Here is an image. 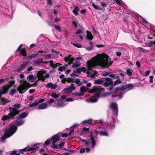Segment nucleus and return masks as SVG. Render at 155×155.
<instances>
[{
    "label": "nucleus",
    "instance_id": "nucleus-11",
    "mask_svg": "<svg viewBox=\"0 0 155 155\" xmlns=\"http://www.w3.org/2000/svg\"><path fill=\"white\" fill-rule=\"evenodd\" d=\"M105 82L104 84V85L105 87H107L110 85H111L113 84L111 79L109 78H106L105 79Z\"/></svg>",
    "mask_w": 155,
    "mask_h": 155
},
{
    "label": "nucleus",
    "instance_id": "nucleus-19",
    "mask_svg": "<svg viewBox=\"0 0 155 155\" xmlns=\"http://www.w3.org/2000/svg\"><path fill=\"white\" fill-rule=\"evenodd\" d=\"M48 107V104L46 103H43L40 105L38 107V109H44L47 108Z\"/></svg>",
    "mask_w": 155,
    "mask_h": 155
},
{
    "label": "nucleus",
    "instance_id": "nucleus-27",
    "mask_svg": "<svg viewBox=\"0 0 155 155\" xmlns=\"http://www.w3.org/2000/svg\"><path fill=\"white\" fill-rule=\"evenodd\" d=\"M59 94H56L55 93H51V96L55 99H57L59 97Z\"/></svg>",
    "mask_w": 155,
    "mask_h": 155
},
{
    "label": "nucleus",
    "instance_id": "nucleus-28",
    "mask_svg": "<svg viewBox=\"0 0 155 155\" xmlns=\"http://www.w3.org/2000/svg\"><path fill=\"white\" fill-rule=\"evenodd\" d=\"M65 80L66 82L68 83L74 82V79L73 78H65Z\"/></svg>",
    "mask_w": 155,
    "mask_h": 155
},
{
    "label": "nucleus",
    "instance_id": "nucleus-41",
    "mask_svg": "<svg viewBox=\"0 0 155 155\" xmlns=\"http://www.w3.org/2000/svg\"><path fill=\"white\" fill-rule=\"evenodd\" d=\"M92 121L93 120L92 119H90L88 120H84L82 122V123L83 124H84L85 123L91 124L92 122Z\"/></svg>",
    "mask_w": 155,
    "mask_h": 155
},
{
    "label": "nucleus",
    "instance_id": "nucleus-12",
    "mask_svg": "<svg viewBox=\"0 0 155 155\" xmlns=\"http://www.w3.org/2000/svg\"><path fill=\"white\" fill-rule=\"evenodd\" d=\"M66 104L65 103V101H58L57 103H56L54 105H53V106L55 107H64Z\"/></svg>",
    "mask_w": 155,
    "mask_h": 155
},
{
    "label": "nucleus",
    "instance_id": "nucleus-55",
    "mask_svg": "<svg viewBox=\"0 0 155 155\" xmlns=\"http://www.w3.org/2000/svg\"><path fill=\"white\" fill-rule=\"evenodd\" d=\"M45 58H50L51 57V54H48L44 55Z\"/></svg>",
    "mask_w": 155,
    "mask_h": 155
},
{
    "label": "nucleus",
    "instance_id": "nucleus-9",
    "mask_svg": "<svg viewBox=\"0 0 155 155\" xmlns=\"http://www.w3.org/2000/svg\"><path fill=\"white\" fill-rule=\"evenodd\" d=\"M110 108L114 110L115 114L117 116L118 115V109L117 105L116 103L112 102L110 103Z\"/></svg>",
    "mask_w": 155,
    "mask_h": 155
},
{
    "label": "nucleus",
    "instance_id": "nucleus-35",
    "mask_svg": "<svg viewBox=\"0 0 155 155\" xmlns=\"http://www.w3.org/2000/svg\"><path fill=\"white\" fill-rule=\"evenodd\" d=\"M108 131H101V135H102L103 136H108Z\"/></svg>",
    "mask_w": 155,
    "mask_h": 155
},
{
    "label": "nucleus",
    "instance_id": "nucleus-51",
    "mask_svg": "<svg viewBox=\"0 0 155 155\" xmlns=\"http://www.w3.org/2000/svg\"><path fill=\"white\" fill-rule=\"evenodd\" d=\"M150 81L149 82L150 83H152L153 82V76L151 75L149 76Z\"/></svg>",
    "mask_w": 155,
    "mask_h": 155
},
{
    "label": "nucleus",
    "instance_id": "nucleus-30",
    "mask_svg": "<svg viewBox=\"0 0 155 155\" xmlns=\"http://www.w3.org/2000/svg\"><path fill=\"white\" fill-rule=\"evenodd\" d=\"M74 95L76 96H81L84 95V93L83 92H75Z\"/></svg>",
    "mask_w": 155,
    "mask_h": 155
},
{
    "label": "nucleus",
    "instance_id": "nucleus-32",
    "mask_svg": "<svg viewBox=\"0 0 155 155\" xmlns=\"http://www.w3.org/2000/svg\"><path fill=\"white\" fill-rule=\"evenodd\" d=\"M81 141L82 142H84L85 143V144L86 146L89 147L90 146V142L88 141H87L85 140H81Z\"/></svg>",
    "mask_w": 155,
    "mask_h": 155
},
{
    "label": "nucleus",
    "instance_id": "nucleus-36",
    "mask_svg": "<svg viewBox=\"0 0 155 155\" xmlns=\"http://www.w3.org/2000/svg\"><path fill=\"white\" fill-rule=\"evenodd\" d=\"M75 82L78 86H80L82 84V83H81L80 81V80L79 79H76L75 81Z\"/></svg>",
    "mask_w": 155,
    "mask_h": 155
},
{
    "label": "nucleus",
    "instance_id": "nucleus-53",
    "mask_svg": "<svg viewBox=\"0 0 155 155\" xmlns=\"http://www.w3.org/2000/svg\"><path fill=\"white\" fill-rule=\"evenodd\" d=\"M140 19L141 21L144 23H147V21L145 20L144 18H143L142 17L140 16Z\"/></svg>",
    "mask_w": 155,
    "mask_h": 155
},
{
    "label": "nucleus",
    "instance_id": "nucleus-39",
    "mask_svg": "<svg viewBox=\"0 0 155 155\" xmlns=\"http://www.w3.org/2000/svg\"><path fill=\"white\" fill-rule=\"evenodd\" d=\"M38 104L37 101H36L31 104L29 106L30 107H35L37 106Z\"/></svg>",
    "mask_w": 155,
    "mask_h": 155
},
{
    "label": "nucleus",
    "instance_id": "nucleus-58",
    "mask_svg": "<svg viewBox=\"0 0 155 155\" xmlns=\"http://www.w3.org/2000/svg\"><path fill=\"white\" fill-rule=\"evenodd\" d=\"M74 100L71 97L68 98L66 100V101H72Z\"/></svg>",
    "mask_w": 155,
    "mask_h": 155
},
{
    "label": "nucleus",
    "instance_id": "nucleus-18",
    "mask_svg": "<svg viewBox=\"0 0 155 155\" xmlns=\"http://www.w3.org/2000/svg\"><path fill=\"white\" fill-rule=\"evenodd\" d=\"M25 121V120L24 119H21L18 118L16 121L15 124L17 126H20L24 124Z\"/></svg>",
    "mask_w": 155,
    "mask_h": 155
},
{
    "label": "nucleus",
    "instance_id": "nucleus-59",
    "mask_svg": "<svg viewBox=\"0 0 155 155\" xmlns=\"http://www.w3.org/2000/svg\"><path fill=\"white\" fill-rule=\"evenodd\" d=\"M73 45L74 46H75L76 47L78 48H80L82 47V46L81 45H78V44H76L75 43H73Z\"/></svg>",
    "mask_w": 155,
    "mask_h": 155
},
{
    "label": "nucleus",
    "instance_id": "nucleus-64",
    "mask_svg": "<svg viewBox=\"0 0 155 155\" xmlns=\"http://www.w3.org/2000/svg\"><path fill=\"white\" fill-rule=\"evenodd\" d=\"M85 151V149L84 148H83L81 149L80 151V153H82L84 152Z\"/></svg>",
    "mask_w": 155,
    "mask_h": 155
},
{
    "label": "nucleus",
    "instance_id": "nucleus-43",
    "mask_svg": "<svg viewBox=\"0 0 155 155\" xmlns=\"http://www.w3.org/2000/svg\"><path fill=\"white\" fill-rule=\"evenodd\" d=\"M126 87V89L127 88H129L130 89H133L134 86L132 84H129L127 85V87Z\"/></svg>",
    "mask_w": 155,
    "mask_h": 155
},
{
    "label": "nucleus",
    "instance_id": "nucleus-7",
    "mask_svg": "<svg viewBox=\"0 0 155 155\" xmlns=\"http://www.w3.org/2000/svg\"><path fill=\"white\" fill-rule=\"evenodd\" d=\"M37 75L38 78L37 81L41 80L43 82H44L46 78H48L50 77L49 74H46V72L43 70H41L38 71Z\"/></svg>",
    "mask_w": 155,
    "mask_h": 155
},
{
    "label": "nucleus",
    "instance_id": "nucleus-8",
    "mask_svg": "<svg viewBox=\"0 0 155 155\" xmlns=\"http://www.w3.org/2000/svg\"><path fill=\"white\" fill-rule=\"evenodd\" d=\"M126 87H117L116 88H114L113 87H111L107 88L110 91V93H106L105 95L106 96H108L112 93H116L118 91H124L126 89Z\"/></svg>",
    "mask_w": 155,
    "mask_h": 155
},
{
    "label": "nucleus",
    "instance_id": "nucleus-10",
    "mask_svg": "<svg viewBox=\"0 0 155 155\" xmlns=\"http://www.w3.org/2000/svg\"><path fill=\"white\" fill-rule=\"evenodd\" d=\"M38 148V147H32L28 148L27 147H25L23 149L21 150H20V153H23V152H32L37 149Z\"/></svg>",
    "mask_w": 155,
    "mask_h": 155
},
{
    "label": "nucleus",
    "instance_id": "nucleus-52",
    "mask_svg": "<svg viewBox=\"0 0 155 155\" xmlns=\"http://www.w3.org/2000/svg\"><path fill=\"white\" fill-rule=\"evenodd\" d=\"M16 92V90L14 89L12 90L10 92V94L12 95L14 94Z\"/></svg>",
    "mask_w": 155,
    "mask_h": 155
},
{
    "label": "nucleus",
    "instance_id": "nucleus-44",
    "mask_svg": "<svg viewBox=\"0 0 155 155\" xmlns=\"http://www.w3.org/2000/svg\"><path fill=\"white\" fill-rule=\"evenodd\" d=\"M121 82V81L120 79H118L116 80L114 83V85H117Z\"/></svg>",
    "mask_w": 155,
    "mask_h": 155
},
{
    "label": "nucleus",
    "instance_id": "nucleus-40",
    "mask_svg": "<svg viewBox=\"0 0 155 155\" xmlns=\"http://www.w3.org/2000/svg\"><path fill=\"white\" fill-rule=\"evenodd\" d=\"M33 67L32 66H30L25 71V72L27 73H29L33 69Z\"/></svg>",
    "mask_w": 155,
    "mask_h": 155
},
{
    "label": "nucleus",
    "instance_id": "nucleus-17",
    "mask_svg": "<svg viewBox=\"0 0 155 155\" xmlns=\"http://www.w3.org/2000/svg\"><path fill=\"white\" fill-rule=\"evenodd\" d=\"M75 89V87L74 86L73 84H71V85L67 88H65L67 92L70 93Z\"/></svg>",
    "mask_w": 155,
    "mask_h": 155
},
{
    "label": "nucleus",
    "instance_id": "nucleus-5",
    "mask_svg": "<svg viewBox=\"0 0 155 155\" xmlns=\"http://www.w3.org/2000/svg\"><path fill=\"white\" fill-rule=\"evenodd\" d=\"M20 84L17 90L20 94H23L26 92L28 89L31 87V85L26 80H22L20 81Z\"/></svg>",
    "mask_w": 155,
    "mask_h": 155
},
{
    "label": "nucleus",
    "instance_id": "nucleus-33",
    "mask_svg": "<svg viewBox=\"0 0 155 155\" xmlns=\"http://www.w3.org/2000/svg\"><path fill=\"white\" fill-rule=\"evenodd\" d=\"M95 83L97 84H100L103 83V81L101 79H97L95 81Z\"/></svg>",
    "mask_w": 155,
    "mask_h": 155
},
{
    "label": "nucleus",
    "instance_id": "nucleus-6",
    "mask_svg": "<svg viewBox=\"0 0 155 155\" xmlns=\"http://www.w3.org/2000/svg\"><path fill=\"white\" fill-rule=\"evenodd\" d=\"M60 140V137L58 135H55L53 136L50 139H48L44 143L45 145H48L50 143L51 140H53L52 144V148L55 149L58 148V144L56 143Z\"/></svg>",
    "mask_w": 155,
    "mask_h": 155
},
{
    "label": "nucleus",
    "instance_id": "nucleus-62",
    "mask_svg": "<svg viewBox=\"0 0 155 155\" xmlns=\"http://www.w3.org/2000/svg\"><path fill=\"white\" fill-rule=\"evenodd\" d=\"M89 130V129L88 128L84 127L83 128V131H88Z\"/></svg>",
    "mask_w": 155,
    "mask_h": 155
},
{
    "label": "nucleus",
    "instance_id": "nucleus-26",
    "mask_svg": "<svg viewBox=\"0 0 155 155\" xmlns=\"http://www.w3.org/2000/svg\"><path fill=\"white\" fill-rule=\"evenodd\" d=\"M79 11V8L77 6L75 7L74 9L73 12V13L76 15H78V12Z\"/></svg>",
    "mask_w": 155,
    "mask_h": 155
},
{
    "label": "nucleus",
    "instance_id": "nucleus-25",
    "mask_svg": "<svg viewBox=\"0 0 155 155\" xmlns=\"http://www.w3.org/2000/svg\"><path fill=\"white\" fill-rule=\"evenodd\" d=\"M92 6L96 9L100 10H102V8L101 7H99L98 5H95L94 3H92Z\"/></svg>",
    "mask_w": 155,
    "mask_h": 155
},
{
    "label": "nucleus",
    "instance_id": "nucleus-31",
    "mask_svg": "<svg viewBox=\"0 0 155 155\" xmlns=\"http://www.w3.org/2000/svg\"><path fill=\"white\" fill-rule=\"evenodd\" d=\"M49 63H50L51 66L52 67H54V66L57 67V66H59L61 65L59 63H57L56 64H55V65L54 66V64H53V61L52 60L50 61H49Z\"/></svg>",
    "mask_w": 155,
    "mask_h": 155
},
{
    "label": "nucleus",
    "instance_id": "nucleus-37",
    "mask_svg": "<svg viewBox=\"0 0 155 155\" xmlns=\"http://www.w3.org/2000/svg\"><path fill=\"white\" fill-rule=\"evenodd\" d=\"M86 90V88L85 86H81V87L80 90L81 92H83V93H84V92Z\"/></svg>",
    "mask_w": 155,
    "mask_h": 155
},
{
    "label": "nucleus",
    "instance_id": "nucleus-54",
    "mask_svg": "<svg viewBox=\"0 0 155 155\" xmlns=\"http://www.w3.org/2000/svg\"><path fill=\"white\" fill-rule=\"evenodd\" d=\"M54 26L55 28L58 30L60 31L61 30V27L60 26L57 25H54Z\"/></svg>",
    "mask_w": 155,
    "mask_h": 155
},
{
    "label": "nucleus",
    "instance_id": "nucleus-20",
    "mask_svg": "<svg viewBox=\"0 0 155 155\" xmlns=\"http://www.w3.org/2000/svg\"><path fill=\"white\" fill-rule=\"evenodd\" d=\"M86 33L87 34V39L88 40H92L93 39V36L92 35L91 33L88 31H87Z\"/></svg>",
    "mask_w": 155,
    "mask_h": 155
},
{
    "label": "nucleus",
    "instance_id": "nucleus-2",
    "mask_svg": "<svg viewBox=\"0 0 155 155\" xmlns=\"http://www.w3.org/2000/svg\"><path fill=\"white\" fill-rule=\"evenodd\" d=\"M21 106L20 104H16L14 105V107H9L10 113L8 115L4 116L2 118V120H5L9 118L13 119L14 117L18 114L20 112V110H18V108Z\"/></svg>",
    "mask_w": 155,
    "mask_h": 155
},
{
    "label": "nucleus",
    "instance_id": "nucleus-24",
    "mask_svg": "<svg viewBox=\"0 0 155 155\" xmlns=\"http://www.w3.org/2000/svg\"><path fill=\"white\" fill-rule=\"evenodd\" d=\"M87 70V69L84 67H82L79 69H77V71L79 73H80L82 71L84 73H85Z\"/></svg>",
    "mask_w": 155,
    "mask_h": 155
},
{
    "label": "nucleus",
    "instance_id": "nucleus-21",
    "mask_svg": "<svg viewBox=\"0 0 155 155\" xmlns=\"http://www.w3.org/2000/svg\"><path fill=\"white\" fill-rule=\"evenodd\" d=\"M27 80L31 82H34L35 81L34 77L33 74L29 75L27 78Z\"/></svg>",
    "mask_w": 155,
    "mask_h": 155
},
{
    "label": "nucleus",
    "instance_id": "nucleus-23",
    "mask_svg": "<svg viewBox=\"0 0 155 155\" xmlns=\"http://www.w3.org/2000/svg\"><path fill=\"white\" fill-rule=\"evenodd\" d=\"M43 61V60L42 58L38 59L37 60H35L33 63L36 64H38L40 63H42Z\"/></svg>",
    "mask_w": 155,
    "mask_h": 155
},
{
    "label": "nucleus",
    "instance_id": "nucleus-57",
    "mask_svg": "<svg viewBox=\"0 0 155 155\" xmlns=\"http://www.w3.org/2000/svg\"><path fill=\"white\" fill-rule=\"evenodd\" d=\"M116 3L119 5H120L122 3V1L121 0H115Z\"/></svg>",
    "mask_w": 155,
    "mask_h": 155
},
{
    "label": "nucleus",
    "instance_id": "nucleus-48",
    "mask_svg": "<svg viewBox=\"0 0 155 155\" xmlns=\"http://www.w3.org/2000/svg\"><path fill=\"white\" fill-rule=\"evenodd\" d=\"M65 143V142H62L59 144L58 146V147H59L60 148H62L64 146Z\"/></svg>",
    "mask_w": 155,
    "mask_h": 155
},
{
    "label": "nucleus",
    "instance_id": "nucleus-46",
    "mask_svg": "<svg viewBox=\"0 0 155 155\" xmlns=\"http://www.w3.org/2000/svg\"><path fill=\"white\" fill-rule=\"evenodd\" d=\"M17 151L14 150L10 153V155H20L19 153H16Z\"/></svg>",
    "mask_w": 155,
    "mask_h": 155
},
{
    "label": "nucleus",
    "instance_id": "nucleus-13",
    "mask_svg": "<svg viewBox=\"0 0 155 155\" xmlns=\"http://www.w3.org/2000/svg\"><path fill=\"white\" fill-rule=\"evenodd\" d=\"M71 55L69 54L67 57L65 58L64 59L65 61L68 62V64H70L73 63L74 61V59L73 58H71Z\"/></svg>",
    "mask_w": 155,
    "mask_h": 155
},
{
    "label": "nucleus",
    "instance_id": "nucleus-50",
    "mask_svg": "<svg viewBox=\"0 0 155 155\" xmlns=\"http://www.w3.org/2000/svg\"><path fill=\"white\" fill-rule=\"evenodd\" d=\"M94 133L97 135H101V131H97L96 130H94Z\"/></svg>",
    "mask_w": 155,
    "mask_h": 155
},
{
    "label": "nucleus",
    "instance_id": "nucleus-4",
    "mask_svg": "<svg viewBox=\"0 0 155 155\" xmlns=\"http://www.w3.org/2000/svg\"><path fill=\"white\" fill-rule=\"evenodd\" d=\"M104 90V88L100 87L94 86V88L90 90L89 92L91 93H96L94 96L90 98V101L91 102H95L97 101V98L99 96L101 91Z\"/></svg>",
    "mask_w": 155,
    "mask_h": 155
},
{
    "label": "nucleus",
    "instance_id": "nucleus-38",
    "mask_svg": "<svg viewBox=\"0 0 155 155\" xmlns=\"http://www.w3.org/2000/svg\"><path fill=\"white\" fill-rule=\"evenodd\" d=\"M80 64L79 63H74L72 66L74 68H76L77 67H78L80 66Z\"/></svg>",
    "mask_w": 155,
    "mask_h": 155
},
{
    "label": "nucleus",
    "instance_id": "nucleus-16",
    "mask_svg": "<svg viewBox=\"0 0 155 155\" xmlns=\"http://www.w3.org/2000/svg\"><path fill=\"white\" fill-rule=\"evenodd\" d=\"M29 62L28 61H26L23 63V64L18 69L17 72L20 71L22 69L25 68V67L29 63Z\"/></svg>",
    "mask_w": 155,
    "mask_h": 155
},
{
    "label": "nucleus",
    "instance_id": "nucleus-22",
    "mask_svg": "<svg viewBox=\"0 0 155 155\" xmlns=\"http://www.w3.org/2000/svg\"><path fill=\"white\" fill-rule=\"evenodd\" d=\"M28 114V112H24L19 115V117L21 118H24L27 117Z\"/></svg>",
    "mask_w": 155,
    "mask_h": 155
},
{
    "label": "nucleus",
    "instance_id": "nucleus-47",
    "mask_svg": "<svg viewBox=\"0 0 155 155\" xmlns=\"http://www.w3.org/2000/svg\"><path fill=\"white\" fill-rule=\"evenodd\" d=\"M39 54L38 53L33 54L29 56L28 58H33L38 55Z\"/></svg>",
    "mask_w": 155,
    "mask_h": 155
},
{
    "label": "nucleus",
    "instance_id": "nucleus-45",
    "mask_svg": "<svg viewBox=\"0 0 155 155\" xmlns=\"http://www.w3.org/2000/svg\"><path fill=\"white\" fill-rule=\"evenodd\" d=\"M124 91H121V93H120L119 96V97L118 98V99H120V98H121L123 96V94H124L125 93V92H124Z\"/></svg>",
    "mask_w": 155,
    "mask_h": 155
},
{
    "label": "nucleus",
    "instance_id": "nucleus-34",
    "mask_svg": "<svg viewBox=\"0 0 155 155\" xmlns=\"http://www.w3.org/2000/svg\"><path fill=\"white\" fill-rule=\"evenodd\" d=\"M21 54H20V56L21 54L23 56H26V51L24 49H22L20 51Z\"/></svg>",
    "mask_w": 155,
    "mask_h": 155
},
{
    "label": "nucleus",
    "instance_id": "nucleus-42",
    "mask_svg": "<svg viewBox=\"0 0 155 155\" xmlns=\"http://www.w3.org/2000/svg\"><path fill=\"white\" fill-rule=\"evenodd\" d=\"M66 69V67L64 66L60 67L58 68V70L60 71H65Z\"/></svg>",
    "mask_w": 155,
    "mask_h": 155
},
{
    "label": "nucleus",
    "instance_id": "nucleus-15",
    "mask_svg": "<svg viewBox=\"0 0 155 155\" xmlns=\"http://www.w3.org/2000/svg\"><path fill=\"white\" fill-rule=\"evenodd\" d=\"M46 87L48 88H51V89H55L57 87L58 85L51 83H48L47 84Z\"/></svg>",
    "mask_w": 155,
    "mask_h": 155
},
{
    "label": "nucleus",
    "instance_id": "nucleus-63",
    "mask_svg": "<svg viewBox=\"0 0 155 155\" xmlns=\"http://www.w3.org/2000/svg\"><path fill=\"white\" fill-rule=\"evenodd\" d=\"M136 65L137 67L138 68H140V62L139 61H137L136 62Z\"/></svg>",
    "mask_w": 155,
    "mask_h": 155
},
{
    "label": "nucleus",
    "instance_id": "nucleus-56",
    "mask_svg": "<svg viewBox=\"0 0 155 155\" xmlns=\"http://www.w3.org/2000/svg\"><path fill=\"white\" fill-rule=\"evenodd\" d=\"M93 49V47L90 46L86 48V49L88 51H91Z\"/></svg>",
    "mask_w": 155,
    "mask_h": 155
},
{
    "label": "nucleus",
    "instance_id": "nucleus-49",
    "mask_svg": "<svg viewBox=\"0 0 155 155\" xmlns=\"http://www.w3.org/2000/svg\"><path fill=\"white\" fill-rule=\"evenodd\" d=\"M150 72L151 71L150 70H147L146 71L144 75V76L146 77L148 76Z\"/></svg>",
    "mask_w": 155,
    "mask_h": 155
},
{
    "label": "nucleus",
    "instance_id": "nucleus-60",
    "mask_svg": "<svg viewBox=\"0 0 155 155\" xmlns=\"http://www.w3.org/2000/svg\"><path fill=\"white\" fill-rule=\"evenodd\" d=\"M110 125L112 127H114L115 126V124L113 122V120L112 119V122H109Z\"/></svg>",
    "mask_w": 155,
    "mask_h": 155
},
{
    "label": "nucleus",
    "instance_id": "nucleus-29",
    "mask_svg": "<svg viewBox=\"0 0 155 155\" xmlns=\"http://www.w3.org/2000/svg\"><path fill=\"white\" fill-rule=\"evenodd\" d=\"M133 71L132 69H128L127 70L126 73L129 76H131L132 75V72Z\"/></svg>",
    "mask_w": 155,
    "mask_h": 155
},
{
    "label": "nucleus",
    "instance_id": "nucleus-3",
    "mask_svg": "<svg viewBox=\"0 0 155 155\" xmlns=\"http://www.w3.org/2000/svg\"><path fill=\"white\" fill-rule=\"evenodd\" d=\"M17 126L14 125L7 127L5 130L4 135L0 139L1 142H5V140L12 136L17 131Z\"/></svg>",
    "mask_w": 155,
    "mask_h": 155
},
{
    "label": "nucleus",
    "instance_id": "nucleus-1",
    "mask_svg": "<svg viewBox=\"0 0 155 155\" xmlns=\"http://www.w3.org/2000/svg\"><path fill=\"white\" fill-rule=\"evenodd\" d=\"M112 64L110 58L105 54H98L91 58V60L87 61V72L91 73L92 68H96L98 66L104 68H108Z\"/></svg>",
    "mask_w": 155,
    "mask_h": 155
},
{
    "label": "nucleus",
    "instance_id": "nucleus-61",
    "mask_svg": "<svg viewBox=\"0 0 155 155\" xmlns=\"http://www.w3.org/2000/svg\"><path fill=\"white\" fill-rule=\"evenodd\" d=\"M68 136V134L64 133L62 134L61 136L63 137H67Z\"/></svg>",
    "mask_w": 155,
    "mask_h": 155
},
{
    "label": "nucleus",
    "instance_id": "nucleus-14",
    "mask_svg": "<svg viewBox=\"0 0 155 155\" xmlns=\"http://www.w3.org/2000/svg\"><path fill=\"white\" fill-rule=\"evenodd\" d=\"M90 139L91 140V143L92 145V147L93 148H94L96 145V143L95 138L94 137L91 132L90 134Z\"/></svg>",
    "mask_w": 155,
    "mask_h": 155
}]
</instances>
